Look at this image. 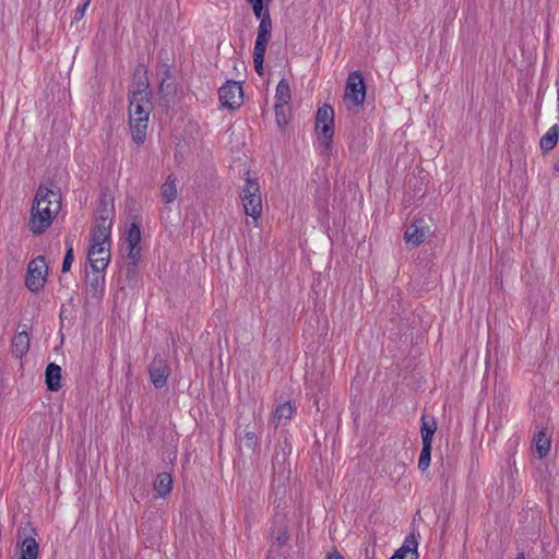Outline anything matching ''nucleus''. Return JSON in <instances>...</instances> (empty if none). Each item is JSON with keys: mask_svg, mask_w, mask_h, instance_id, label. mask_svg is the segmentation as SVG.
Segmentation results:
<instances>
[{"mask_svg": "<svg viewBox=\"0 0 559 559\" xmlns=\"http://www.w3.org/2000/svg\"><path fill=\"white\" fill-rule=\"evenodd\" d=\"M20 548V559H37L38 544L34 536H25L17 543Z\"/></svg>", "mask_w": 559, "mask_h": 559, "instance_id": "nucleus-19", "label": "nucleus"}, {"mask_svg": "<svg viewBox=\"0 0 559 559\" xmlns=\"http://www.w3.org/2000/svg\"><path fill=\"white\" fill-rule=\"evenodd\" d=\"M533 442L535 445V451L538 454V457H546L550 450V439L547 437L546 431H538V433L535 435Z\"/></svg>", "mask_w": 559, "mask_h": 559, "instance_id": "nucleus-25", "label": "nucleus"}, {"mask_svg": "<svg viewBox=\"0 0 559 559\" xmlns=\"http://www.w3.org/2000/svg\"><path fill=\"white\" fill-rule=\"evenodd\" d=\"M437 431V421L433 416L423 414L420 418L421 441L426 444H432L433 436Z\"/></svg>", "mask_w": 559, "mask_h": 559, "instance_id": "nucleus-16", "label": "nucleus"}, {"mask_svg": "<svg viewBox=\"0 0 559 559\" xmlns=\"http://www.w3.org/2000/svg\"><path fill=\"white\" fill-rule=\"evenodd\" d=\"M128 261L129 264L135 266L141 258V247L140 246H128Z\"/></svg>", "mask_w": 559, "mask_h": 559, "instance_id": "nucleus-34", "label": "nucleus"}, {"mask_svg": "<svg viewBox=\"0 0 559 559\" xmlns=\"http://www.w3.org/2000/svg\"><path fill=\"white\" fill-rule=\"evenodd\" d=\"M41 193L43 191L36 192L28 222L29 230L35 235L43 234L57 216V205L52 202L53 210L44 207L45 200Z\"/></svg>", "mask_w": 559, "mask_h": 559, "instance_id": "nucleus-1", "label": "nucleus"}, {"mask_svg": "<svg viewBox=\"0 0 559 559\" xmlns=\"http://www.w3.org/2000/svg\"><path fill=\"white\" fill-rule=\"evenodd\" d=\"M252 10L257 19H262L263 14V0H253Z\"/></svg>", "mask_w": 559, "mask_h": 559, "instance_id": "nucleus-35", "label": "nucleus"}, {"mask_svg": "<svg viewBox=\"0 0 559 559\" xmlns=\"http://www.w3.org/2000/svg\"><path fill=\"white\" fill-rule=\"evenodd\" d=\"M151 111V92L141 84L129 95V118H148Z\"/></svg>", "mask_w": 559, "mask_h": 559, "instance_id": "nucleus-3", "label": "nucleus"}, {"mask_svg": "<svg viewBox=\"0 0 559 559\" xmlns=\"http://www.w3.org/2000/svg\"><path fill=\"white\" fill-rule=\"evenodd\" d=\"M316 127L317 131L321 135V143L325 148H330L334 135V110L330 105L324 104L318 109Z\"/></svg>", "mask_w": 559, "mask_h": 559, "instance_id": "nucleus-5", "label": "nucleus"}, {"mask_svg": "<svg viewBox=\"0 0 559 559\" xmlns=\"http://www.w3.org/2000/svg\"><path fill=\"white\" fill-rule=\"evenodd\" d=\"M272 536L277 542L278 547L285 545L289 539L288 528L285 524L281 523L278 526L272 528Z\"/></svg>", "mask_w": 559, "mask_h": 559, "instance_id": "nucleus-29", "label": "nucleus"}, {"mask_svg": "<svg viewBox=\"0 0 559 559\" xmlns=\"http://www.w3.org/2000/svg\"><path fill=\"white\" fill-rule=\"evenodd\" d=\"M418 542L414 534L406 536L403 545L390 559H418Z\"/></svg>", "mask_w": 559, "mask_h": 559, "instance_id": "nucleus-12", "label": "nucleus"}, {"mask_svg": "<svg viewBox=\"0 0 559 559\" xmlns=\"http://www.w3.org/2000/svg\"><path fill=\"white\" fill-rule=\"evenodd\" d=\"M45 380L49 391H58L61 388V368L60 366L50 362L45 372Z\"/></svg>", "mask_w": 559, "mask_h": 559, "instance_id": "nucleus-20", "label": "nucleus"}, {"mask_svg": "<svg viewBox=\"0 0 559 559\" xmlns=\"http://www.w3.org/2000/svg\"><path fill=\"white\" fill-rule=\"evenodd\" d=\"M250 3H253V0H248Z\"/></svg>", "mask_w": 559, "mask_h": 559, "instance_id": "nucleus-40", "label": "nucleus"}, {"mask_svg": "<svg viewBox=\"0 0 559 559\" xmlns=\"http://www.w3.org/2000/svg\"><path fill=\"white\" fill-rule=\"evenodd\" d=\"M558 138H559V126L554 124L542 136V139L539 141L540 148L545 152L551 151L556 146Z\"/></svg>", "mask_w": 559, "mask_h": 559, "instance_id": "nucleus-23", "label": "nucleus"}, {"mask_svg": "<svg viewBox=\"0 0 559 559\" xmlns=\"http://www.w3.org/2000/svg\"><path fill=\"white\" fill-rule=\"evenodd\" d=\"M29 349V336L26 331L17 332L11 344V352L14 357L22 358Z\"/></svg>", "mask_w": 559, "mask_h": 559, "instance_id": "nucleus-17", "label": "nucleus"}, {"mask_svg": "<svg viewBox=\"0 0 559 559\" xmlns=\"http://www.w3.org/2000/svg\"><path fill=\"white\" fill-rule=\"evenodd\" d=\"M162 199L165 203H173L178 195L177 186H176V177L174 175H169L166 181L160 187Z\"/></svg>", "mask_w": 559, "mask_h": 559, "instance_id": "nucleus-22", "label": "nucleus"}, {"mask_svg": "<svg viewBox=\"0 0 559 559\" xmlns=\"http://www.w3.org/2000/svg\"><path fill=\"white\" fill-rule=\"evenodd\" d=\"M37 191H43V199L45 200L44 207L53 210L52 202L57 205V214L61 209V195L58 190L48 189L40 186Z\"/></svg>", "mask_w": 559, "mask_h": 559, "instance_id": "nucleus-24", "label": "nucleus"}, {"mask_svg": "<svg viewBox=\"0 0 559 559\" xmlns=\"http://www.w3.org/2000/svg\"><path fill=\"white\" fill-rule=\"evenodd\" d=\"M218 96L222 105L229 109H236L242 104L243 93L239 82L227 81L219 90Z\"/></svg>", "mask_w": 559, "mask_h": 559, "instance_id": "nucleus-7", "label": "nucleus"}, {"mask_svg": "<svg viewBox=\"0 0 559 559\" xmlns=\"http://www.w3.org/2000/svg\"><path fill=\"white\" fill-rule=\"evenodd\" d=\"M90 4V0H86L83 4L79 5L75 12V20H81Z\"/></svg>", "mask_w": 559, "mask_h": 559, "instance_id": "nucleus-36", "label": "nucleus"}, {"mask_svg": "<svg viewBox=\"0 0 559 559\" xmlns=\"http://www.w3.org/2000/svg\"><path fill=\"white\" fill-rule=\"evenodd\" d=\"M87 258L93 271H105L110 260V251L88 249Z\"/></svg>", "mask_w": 559, "mask_h": 559, "instance_id": "nucleus-18", "label": "nucleus"}, {"mask_svg": "<svg viewBox=\"0 0 559 559\" xmlns=\"http://www.w3.org/2000/svg\"><path fill=\"white\" fill-rule=\"evenodd\" d=\"M516 559H525L524 554H519Z\"/></svg>", "mask_w": 559, "mask_h": 559, "instance_id": "nucleus-39", "label": "nucleus"}, {"mask_svg": "<svg viewBox=\"0 0 559 559\" xmlns=\"http://www.w3.org/2000/svg\"><path fill=\"white\" fill-rule=\"evenodd\" d=\"M293 413L294 407L290 402H285L278 405L273 416L275 426L284 425L288 419H290Z\"/></svg>", "mask_w": 559, "mask_h": 559, "instance_id": "nucleus-27", "label": "nucleus"}, {"mask_svg": "<svg viewBox=\"0 0 559 559\" xmlns=\"http://www.w3.org/2000/svg\"><path fill=\"white\" fill-rule=\"evenodd\" d=\"M366 98V85L361 72L353 71L348 74L345 86V100L353 106H360Z\"/></svg>", "mask_w": 559, "mask_h": 559, "instance_id": "nucleus-6", "label": "nucleus"}, {"mask_svg": "<svg viewBox=\"0 0 559 559\" xmlns=\"http://www.w3.org/2000/svg\"><path fill=\"white\" fill-rule=\"evenodd\" d=\"M104 271H93V274L86 275V285H85V297L92 301H99L105 293V275Z\"/></svg>", "mask_w": 559, "mask_h": 559, "instance_id": "nucleus-9", "label": "nucleus"}, {"mask_svg": "<svg viewBox=\"0 0 559 559\" xmlns=\"http://www.w3.org/2000/svg\"><path fill=\"white\" fill-rule=\"evenodd\" d=\"M328 559H344V557L338 551H333L328 555Z\"/></svg>", "mask_w": 559, "mask_h": 559, "instance_id": "nucleus-37", "label": "nucleus"}, {"mask_svg": "<svg viewBox=\"0 0 559 559\" xmlns=\"http://www.w3.org/2000/svg\"><path fill=\"white\" fill-rule=\"evenodd\" d=\"M283 117V120H285L284 110H280V118ZM286 123V121H284Z\"/></svg>", "mask_w": 559, "mask_h": 559, "instance_id": "nucleus-38", "label": "nucleus"}, {"mask_svg": "<svg viewBox=\"0 0 559 559\" xmlns=\"http://www.w3.org/2000/svg\"><path fill=\"white\" fill-rule=\"evenodd\" d=\"M431 449H432V444L423 443V448H421L419 460H418V468L421 472H425L430 465Z\"/></svg>", "mask_w": 559, "mask_h": 559, "instance_id": "nucleus-30", "label": "nucleus"}, {"mask_svg": "<svg viewBox=\"0 0 559 559\" xmlns=\"http://www.w3.org/2000/svg\"><path fill=\"white\" fill-rule=\"evenodd\" d=\"M141 241V229L138 224L132 223L127 233L128 246H140Z\"/></svg>", "mask_w": 559, "mask_h": 559, "instance_id": "nucleus-32", "label": "nucleus"}, {"mask_svg": "<svg viewBox=\"0 0 559 559\" xmlns=\"http://www.w3.org/2000/svg\"><path fill=\"white\" fill-rule=\"evenodd\" d=\"M110 231L106 226H94L91 231L90 249L109 251Z\"/></svg>", "mask_w": 559, "mask_h": 559, "instance_id": "nucleus-11", "label": "nucleus"}, {"mask_svg": "<svg viewBox=\"0 0 559 559\" xmlns=\"http://www.w3.org/2000/svg\"><path fill=\"white\" fill-rule=\"evenodd\" d=\"M276 103H275V114L277 118V123L281 124L282 120H280V110H284L285 106L290 100V88L285 79H282L276 86L275 94Z\"/></svg>", "mask_w": 559, "mask_h": 559, "instance_id": "nucleus-14", "label": "nucleus"}, {"mask_svg": "<svg viewBox=\"0 0 559 559\" xmlns=\"http://www.w3.org/2000/svg\"><path fill=\"white\" fill-rule=\"evenodd\" d=\"M426 235L427 230L425 228V222L423 219H417L407 227L404 234V239L407 243L419 246L424 242Z\"/></svg>", "mask_w": 559, "mask_h": 559, "instance_id": "nucleus-13", "label": "nucleus"}, {"mask_svg": "<svg viewBox=\"0 0 559 559\" xmlns=\"http://www.w3.org/2000/svg\"><path fill=\"white\" fill-rule=\"evenodd\" d=\"M47 275L48 265L45 257L38 255L28 263L25 280L26 287L33 293L39 292L46 284Z\"/></svg>", "mask_w": 559, "mask_h": 559, "instance_id": "nucleus-4", "label": "nucleus"}, {"mask_svg": "<svg viewBox=\"0 0 559 559\" xmlns=\"http://www.w3.org/2000/svg\"><path fill=\"white\" fill-rule=\"evenodd\" d=\"M148 374L153 385L156 389H162L167 384L170 368L164 358L155 356L148 366Z\"/></svg>", "mask_w": 559, "mask_h": 559, "instance_id": "nucleus-8", "label": "nucleus"}, {"mask_svg": "<svg viewBox=\"0 0 559 559\" xmlns=\"http://www.w3.org/2000/svg\"><path fill=\"white\" fill-rule=\"evenodd\" d=\"M272 28H273V25H272L271 15H270L269 11L265 10V12L260 21L259 27H258V34H257V38H255V43H254V48L266 49L267 44L271 39Z\"/></svg>", "mask_w": 559, "mask_h": 559, "instance_id": "nucleus-10", "label": "nucleus"}, {"mask_svg": "<svg viewBox=\"0 0 559 559\" xmlns=\"http://www.w3.org/2000/svg\"><path fill=\"white\" fill-rule=\"evenodd\" d=\"M266 49L262 48H253V64L255 72L262 76L263 75V62H264V55Z\"/></svg>", "mask_w": 559, "mask_h": 559, "instance_id": "nucleus-33", "label": "nucleus"}, {"mask_svg": "<svg viewBox=\"0 0 559 559\" xmlns=\"http://www.w3.org/2000/svg\"><path fill=\"white\" fill-rule=\"evenodd\" d=\"M130 132L134 143L138 145L144 143L148 118H129Z\"/></svg>", "mask_w": 559, "mask_h": 559, "instance_id": "nucleus-15", "label": "nucleus"}, {"mask_svg": "<svg viewBox=\"0 0 559 559\" xmlns=\"http://www.w3.org/2000/svg\"><path fill=\"white\" fill-rule=\"evenodd\" d=\"M236 436L242 447L251 451H254L257 449L259 444L258 437L253 431L249 430L247 427L242 430L238 429Z\"/></svg>", "mask_w": 559, "mask_h": 559, "instance_id": "nucleus-26", "label": "nucleus"}, {"mask_svg": "<svg viewBox=\"0 0 559 559\" xmlns=\"http://www.w3.org/2000/svg\"><path fill=\"white\" fill-rule=\"evenodd\" d=\"M67 251L62 261L61 271L67 273L70 271L73 262V240L70 238L66 239Z\"/></svg>", "mask_w": 559, "mask_h": 559, "instance_id": "nucleus-31", "label": "nucleus"}, {"mask_svg": "<svg viewBox=\"0 0 559 559\" xmlns=\"http://www.w3.org/2000/svg\"><path fill=\"white\" fill-rule=\"evenodd\" d=\"M95 226H106L108 231L111 230V210L107 207L105 202H103L102 207L98 209V216Z\"/></svg>", "mask_w": 559, "mask_h": 559, "instance_id": "nucleus-28", "label": "nucleus"}, {"mask_svg": "<svg viewBox=\"0 0 559 559\" xmlns=\"http://www.w3.org/2000/svg\"><path fill=\"white\" fill-rule=\"evenodd\" d=\"M240 198L246 215L258 222L262 214L260 185L257 179L249 177V173H247L246 183L241 189Z\"/></svg>", "mask_w": 559, "mask_h": 559, "instance_id": "nucleus-2", "label": "nucleus"}, {"mask_svg": "<svg viewBox=\"0 0 559 559\" xmlns=\"http://www.w3.org/2000/svg\"><path fill=\"white\" fill-rule=\"evenodd\" d=\"M173 488V478L168 473H160L154 481V491L156 497L165 498Z\"/></svg>", "mask_w": 559, "mask_h": 559, "instance_id": "nucleus-21", "label": "nucleus"}]
</instances>
